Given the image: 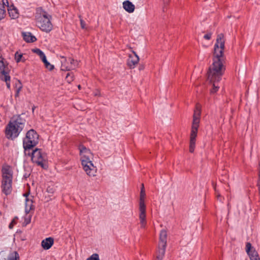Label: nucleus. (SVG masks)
Here are the masks:
<instances>
[{"label":"nucleus","mask_w":260,"mask_h":260,"mask_svg":"<svg viewBox=\"0 0 260 260\" xmlns=\"http://www.w3.org/2000/svg\"><path fill=\"white\" fill-rule=\"evenodd\" d=\"M224 43L223 34L221 33L218 35L214 45L213 63L208 72V79L213 83V88L210 91L212 94L218 91L219 86L217 83L221 80L225 69L223 63Z\"/></svg>","instance_id":"1"},{"label":"nucleus","mask_w":260,"mask_h":260,"mask_svg":"<svg viewBox=\"0 0 260 260\" xmlns=\"http://www.w3.org/2000/svg\"><path fill=\"white\" fill-rule=\"evenodd\" d=\"M25 120L20 115L14 116L5 128V135L7 139L14 140L17 138L23 129Z\"/></svg>","instance_id":"2"},{"label":"nucleus","mask_w":260,"mask_h":260,"mask_svg":"<svg viewBox=\"0 0 260 260\" xmlns=\"http://www.w3.org/2000/svg\"><path fill=\"white\" fill-rule=\"evenodd\" d=\"M37 26L43 31L49 32L53 28L51 16L41 8H38L35 16Z\"/></svg>","instance_id":"3"},{"label":"nucleus","mask_w":260,"mask_h":260,"mask_svg":"<svg viewBox=\"0 0 260 260\" xmlns=\"http://www.w3.org/2000/svg\"><path fill=\"white\" fill-rule=\"evenodd\" d=\"M201 108L200 105H197L194 110L193 121L190 137L189 152H193L196 146V138L197 135L198 127L200 121Z\"/></svg>","instance_id":"4"},{"label":"nucleus","mask_w":260,"mask_h":260,"mask_svg":"<svg viewBox=\"0 0 260 260\" xmlns=\"http://www.w3.org/2000/svg\"><path fill=\"white\" fill-rule=\"evenodd\" d=\"M39 135L34 129L29 130L23 139V147L24 153H27L39 143Z\"/></svg>","instance_id":"5"},{"label":"nucleus","mask_w":260,"mask_h":260,"mask_svg":"<svg viewBox=\"0 0 260 260\" xmlns=\"http://www.w3.org/2000/svg\"><path fill=\"white\" fill-rule=\"evenodd\" d=\"M27 154L31 156V159L32 162L36 164L38 166L42 168H45V162L47 160V157L46 153L43 152L41 149L36 148L30 153L27 152Z\"/></svg>","instance_id":"6"},{"label":"nucleus","mask_w":260,"mask_h":260,"mask_svg":"<svg viewBox=\"0 0 260 260\" xmlns=\"http://www.w3.org/2000/svg\"><path fill=\"white\" fill-rule=\"evenodd\" d=\"M167 233L165 230H162L159 234V241L158 250L156 254L155 260H162L165 255L167 246Z\"/></svg>","instance_id":"7"},{"label":"nucleus","mask_w":260,"mask_h":260,"mask_svg":"<svg viewBox=\"0 0 260 260\" xmlns=\"http://www.w3.org/2000/svg\"><path fill=\"white\" fill-rule=\"evenodd\" d=\"M78 65V61L72 58H69L62 62L61 68L63 71H70L75 69Z\"/></svg>","instance_id":"8"},{"label":"nucleus","mask_w":260,"mask_h":260,"mask_svg":"<svg viewBox=\"0 0 260 260\" xmlns=\"http://www.w3.org/2000/svg\"><path fill=\"white\" fill-rule=\"evenodd\" d=\"M83 169L89 176H95V167L91 160H82L81 161Z\"/></svg>","instance_id":"9"},{"label":"nucleus","mask_w":260,"mask_h":260,"mask_svg":"<svg viewBox=\"0 0 260 260\" xmlns=\"http://www.w3.org/2000/svg\"><path fill=\"white\" fill-rule=\"evenodd\" d=\"M80 150V155L81 156V160H90V157L92 156V153L90 150L87 148L85 146L80 144L79 146Z\"/></svg>","instance_id":"10"},{"label":"nucleus","mask_w":260,"mask_h":260,"mask_svg":"<svg viewBox=\"0 0 260 260\" xmlns=\"http://www.w3.org/2000/svg\"><path fill=\"white\" fill-rule=\"evenodd\" d=\"M12 180H3L2 184V192L6 196L10 194L12 191Z\"/></svg>","instance_id":"11"},{"label":"nucleus","mask_w":260,"mask_h":260,"mask_svg":"<svg viewBox=\"0 0 260 260\" xmlns=\"http://www.w3.org/2000/svg\"><path fill=\"white\" fill-rule=\"evenodd\" d=\"M0 260H19V256L17 252L13 251L7 255L6 252H0Z\"/></svg>","instance_id":"12"},{"label":"nucleus","mask_w":260,"mask_h":260,"mask_svg":"<svg viewBox=\"0 0 260 260\" xmlns=\"http://www.w3.org/2000/svg\"><path fill=\"white\" fill-rule=\"evenodd\" d=\"M10 70L8 64L5 60V59L0 56V76H3L7 74H9Z\"/></svg>","instance_id":"13"},{"label":"nucleus","mask_w":260,"mask_h":260,"mask_svg":"<svg viewBox=\"0 0 260 260\" xmlns=\"http://www.w3.org/2000/svg\"><path fill=\"white\" fill-rule=\"evenodd\" d=\"M134 55H130L127 60V65L131 68L134 69L138 64L139 61V57L137 54L134 52Z\"/></svg>","instance_id":"14"},{"label":"nucleus","mask_w":260,"mask_h":260,"mask_svg":"<svg viewBox=\"0 0 260 260\" xmlns=\"http://www.w3.org/2000/svg\"><path fill=\"white\" fill-rule=\"evenodd\" d=\"M140 214L139 218L140 220V224L141 228H144L146 224V207H143V205L141 207H139Z\"/></svg>","instance_id":"15"},{"label":"nucleus","mask_w":260,"mask_h":260,"mask_svg":"<svg viewBox=\"0 0 260 260\" xmlns=\"http://www.w3.org/2000/svg\"><path fill=\"white\" fill-rule=\"evenodd\" d=\"M246 251L248 254L250 260L259 257L258 253L255 249H252L251 244L249 242H247L246 244Z\"/></svg>","instance_id":"16"},{"label":"nucleus","mask_w":260,"mask_h":260,"mask_svg":"<svg viewBox=\"0 0 260 260\" xmlns=\"http://www.w3.org/2000/svg\"><path fill=\"white\" fill-rule=\"evenodd\" d=\"M54 243V239L52 237L46 238L41 242V246L45 250L49 249Z\"/></svg>","instance_id":"17"},{"label":"nucleus","mask_w":260,"mask_h":260,"mask_svg":"<svg viewBox=\"0 0 260 260\" xmlns=\"http://www.w3.org/2000/svg\"><path fill=\"white\" fill-rule=\"evenodd\" d=\"M8 11L10 17L11 19H15L18 17L19 13L18 10L13 5L8 6Z\"/></svg>","instance_id":"18"},{"label":"nucleus","mask_w":260,"mask_h":260,"mask_svg":"<svg viewBox=\"0 0 260 260\" xmlns=\"http://www.w3.org/2000/svg\"><path fill=\"white\" fill-rule=\"evenodd\" d=\"M122 5L123 9L128 13H133L135 10V5L128 0L124 1Z\"/></svg>","instance_id":"19"},{"label":"nucleus","mask_w":260,"mask_h":260,"mask_svg":"<svg viewBox=\"0 0 260 260\" xmlns=\"http://www.w3.org/2000/svg\"><path fill=\"white\" fill-rule=\"evenodd\" d=\"M23 40L28 43H32L37 40L36 38L29 32L22 33Z\"/></svg>","instance_id":"20"},{"label":"nucleus","mask_w":260,"mask_h":260,"mask_svg":"<svg viewBox=\"0 0 260 260\" xmlns=\"http://www.w3.org/2000/svg\"><path fill=\"white\" fill-rule=\"evenodd\" d=\"M3 180H12V174L8 168H3Z\"/></svg>","instance_id":"21"},{"label":"nucleus","mask_w":260,"mask_h":260,"mask_svg":"<svg viewBox=\"0 0 260 260\" xmlns=\"http://www.w3.org/2000/svg\"><path fill=\"white\" fill-rule=\"evenodd\" d=\"M142 187L141 188V192H140L139 207H141V206L142 205H143V207H146V205H145V202H144V198L145 196L144 187L143 184H142Z\"/></svg>","instance_id":"22"},{"label":"nucleus","mask_w":260,"mask_h":260,"mask_svg":"<svg viewBox=\"0 0 260 260\" xmlns=\"http://www.w3.org/2000/svg\"><path fill=\"white\" fill-rule=\"evenodd\" d=\"M4 4H5V0H3V3H0V20L4 19L6 15Z\"/></svg>","instance_id":"23"},{"label":"nucleus","mask_w":260,"mask_h":260,"mask_svg":"<svg viewBox=\"0 0 260 260\" xmlns=\"http://www.w3.org/2000/svg\"><path fill=\"white\" fill-rule=\"evenodd\" d=\"M0 78L2 80L6 82L7 88L8 89H10V76H9V74L3 76H0Z\"/></svg>","instance_id":"24"},{"label":"nucleus","mask_w":260,"mask_h":260,"mask_svg":"<svg viewBox=\"0 0 260 260\" xmlns=\"http://www.w3.org/2000/svg\"><path fill=\"white\" fill-rule=\"evenodd\" d=\"M43 63H44L46 68L50 71H52L54 69V66L50 64L47 60L46 56L41 59Z\"/></svg>","instance_id":"25"},{"label":"nucleus","mask_w":260,"mask_h":260,"mask_svg":"<svg viewBox=\"0 0 260 260\" xmlns=\"http://www.w3.org/2000/svg\"><path fill=\"white\" fill-rule=\"evenodd\" d=\"M15 59L16 62H19L20 61L24 62L25 59L23 57L22 54L17 51L15 54Z\"/></svg>","instance_id":"26"},{"label":"nucleus","mask_w":260,"mask_h":260,"mask_svg":"<svg viewBox=\"0 0 260 260\" xmlns=\"http://www.w3.org/2000/svg\"><path fill=\"white\" fill-rule=\"evenodd\" d=\"M32 52L38 54L41 59H42L44 56H46L44 52L39 48H36L32 50Z\"/></svg>","instance_id":"27"},{"label":"nucleus","mask_w":260,"mask_h":260,"mask_svg":"<svg viewBox=\"0 0 260 260\" xmlns=\"http://www.w3.org/2000/svg\"><path fill=\"white\" fill-rule=\"evenodd\" d=\"M79 18H80L81 27L83 29L88 30L89 27L86 26L85 22L81 18L80 16H79Z\"/></svg>","instance_id":"28"},{"label":"nucleus","mask_w":260,"mask_h":260,"mask_svg":"<svg viewBox=\"0 0 260 260\" xmlns=\"http://www.w3.org/2000/svg\"><path fill=\"white\" fill-rule=\"evenodd\" d=\"M86 260H100L99 255L97 253H94L87 258Z\"/></svg>","instance_id":"29"},{"label":"nucleus","mask_w":260,"mask_h":260,"mask_svg":"<svg viewBox=\"0 0 260 260\" xmlns=\"http://www.w3.org/2000/svg\"><path fill=\"white\" fill-rule=\"evenodd\" d=\"M18 219V218L17 217H15L11 221L9 225V228L10 229H12L14 225H15L17 223V220Z\"/></svg>","instance_id":"30"},{"label":"nucleus","mask_w":260,"mask_h":260,"mask_svg":"<svg viewBox=\"0 0 260 260\" xmlns=\"http://www.w3.org/2000/svg\"><path fill=\"white\" fill-rule=\"evenodd\" d=\"M66 79L68 82H71L74 80L73 75L71 73H68L66 76Z\"/></svg>","instance_id":"31"},{"label":"nucleus","mask_w":260,"mask_h":260,"mask_svg":"<svg viewBox=\"0 0 260 260\" xmlns=\"http://www.w3.org/2000/svg\"><path fill=\"white\" fill-rule=\"evenodd\" d=\"M55 191L54 187L51 186H48L47 188V191L50 193H53Z\"/></svg>","instance_id":"32"},{"label":"nucleus","mask_w":260,"mask_h":260,"mask_svg":"<svg viewBox=\"0 0 260 260\" xmlns=\"http://www.w3.org/2000/svg\"><path fill=\"white\" fill-rule=\"evenodd\" d=\"M211 33H208L204 35V38L206 40H209L211 38Z\"/></svg>","instance_id":"33"},{"label":"nucleus","mask_w":260,"mask_h":260,"mask_svg":"<svg viewBox=\"0 0 260 260\" xmlns=\"http://www.w3.org/2000/svg\"><path fill=\"white\" fill-rule=\"evenodd\" d=\"M24 196H25L26 197V208H27V204L29 203V202H30L31 204L32 203V201H29L28 199H27V194H24Z\"/></svg>","instance_id":"34"},{"label":"nucleus","mask_w":260,"mask_h":260,"mask_svg":"<svg viewBox=\"0 0 260 260\" xmlns=\"http://www.w3.org/2000/svg\"><path fill=\"white\" fill-rule=\"evenodd\" d=\"M257 186H258V191H259V193L260 194V171H259V180L257 182Z\"/></svg>","instance_id":"35"},{"label":"nucleus","mask_w":260,"mask_h":260,"mask_svg":"<svg viewBox=\"0 0 260 260\" xmlns=\"http://www.w3.org/2000/svg\"><path fill=\"white\" fill-rule=\"evenodd\" d=\"M215 190L216 194H217V196L218 199H219L220 200V201H221V200H222L221 198H221V197L220 196V194H218L217 195V191H216V189L215 188Z\"/></svg>","instance_id":"36"},{"label":"nucleus","mask_w":260,"mask_h":260,"mask_svg":"<svg viewBox=\"0 0 260 260\" xmlns=\"http://www.w3.org/2000/svg\"><path fill=\"white\" fill-rule=\"evenodd\" d=\"M5 4H4V7L7 6L8 7V6H9V2L8 0H5Z\"/></svg>","instance_id":"37"},{"label":"nucleus","mask_w":260,"mask_h":260,"mask_svg":"<svg viewBox=\"0 0 260 260\" xmlns=\"http://www.w3.org/2000/svg\"><path fill=\"white\" fill-rule=\"evenodd\" d=\"M30 222V219H25V222L26 223V224H28L29 222Z\"/></svg>","instance_id":"38"},{"label":"nucleus","mask_w":260,"mask_h":260,"mask_svg":"<svg viewBox=\"0 0 260 260\" xmlns=\"http://www.w3.org/2000/svg\"><path fill=\"white\" fill-rule=\"evenodd\" d=\"M165 4H168L169 3L170 0H163Z\"/></svg>","instance_id":"39"},{"label":"nucleus","mask_w":260,"mask_h":260,"mask_svg":"<svg viewBox=\"0 0 260 260\" xmlns=\"http://www.w3.org/2000/svg\"><path fill=\"white\" fill-rule=\"evenodd\" d=\"M21 87H20L19 88H18L17 90V93H16V95H17L19 93V91L20 90Z\"/></svg>","instance_id":"40"},{"label":"nucleus","mask_w":260,"mask_h":260,"mask_svg":"<svg viewBox=\"0 0 260 260\" xmlns=\"http://www.w3.org/2000/svg\"><path fill=\"white\" fill-rule=\"evenodd\" d=\"M251 260H260V258H259V257H256V258H253V259H252Z\"/></svg>","instance_id":"41"},{"label":"nucleus","mask_w":260,"mask_h":260,"mask_svg":"<svg viewBox=\"0 0 260 260\" xmlns=\"http://www.w3.org/2000/svg\"><path fill=\"white\" fill-rule=\"evenodd\" d=\"M80 87H81V86H80V85H79L78 86V88L80 89Z\"/></svg>","instance_id":"42"},{"label":"nucleus","mask_w":260,"mask_h":260,"mask_svg":"<svg viewBox=\"0 0 260 260\" xmlns=\"http://www.w3.org/2000/svg\"><path fill=\"white\" fill-rule=\"evenodd\" d=\"M34 111V108H32V111Z\"/></svg>","instance_id":"43"}]
</instances>
